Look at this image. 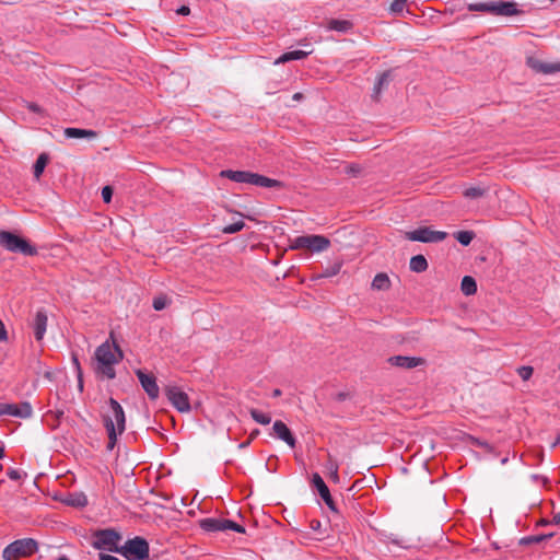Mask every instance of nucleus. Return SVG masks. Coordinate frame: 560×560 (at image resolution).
Segmentation results:
<instances>
[{"instance_id": "1", "label": "nucleus", "mask_w": 560, "mask_h": 560, "mask_svg": "<svg viewBox=\"0 0 560 560\" xmlns=\"http://www.w3.org/2000/svg\"><path fill=\"white\" fill-rule=\"evenodd\" d=\"M94 354L97 362L95 368L96 375L114 380L116 377L114 365L124 359V352L119 345L116 341L113 343L105 341L96 348Z\"/></svg>"}, {"instance_id": "2", "label": "nucleus", "mask_w": 560, "mask_h": 560, "mask_svg": "<svg viewBox=\"0 0 560 560\" xmlns=\"http://www.w3.org/2000/svg\"><path fill=\"white\" fill-rule=\"evenodd\" d=\"M467 9L471 12H486L497 16H514L524 13V11L517 8V3L505 0H500L499 2L469 3Z\"/></svg>"}, {"instance_id": "3", "label": "nucleus", "mask_w": 560, "mask_h": 560, "mask_svg": "<svg viewBox=\"0 0 560 560\" xmlns=\"http://www.w3.org/2000/svg\"><path fill=\"white\" fill-rule=\"evenodd\" d=\"M0 246L11 253H19L28 257L38 254L36 246L31 244L28 240L10 231H0Z\"/></svg>"}, {"instance_id": "4", "label": "nucleus", "mask_w": 560, "mask_h": 560, "mask_svg": "<svg viewBox=\"0 0 560 560\" xmlns=\"http://www.w3.org/2000/svg\"><path fill=\"white\" fill-rule=\"evenodd\" d=\"M118 553L127 560H150V546L141 536H135L120 546Z\"/></svg>"}, {"instance_id": "5", "label": "nucleus", "mask_w": 560, "mask_h": 560, "mask_svg": "<svg viewBox=\"0 0 560 560\" xmlns=\"http://www.w3.org/2000/svg\"><path fill=\"white\" fill-rule=\"evenodd\" d=\"M38 551V542L34 538L16 539L9 544L2 552L4 560H19L27 558Z\"/></svg>"}, {"instance_id": "6", "label": "nucleus", "mask_w": 560, "mask_h": 560, "mask_svg": "<svg viewBox=\"0 0 560 560\" xmlns=\"http://www.w3.org/2000/svg\"><path fill=\"white\" fill-rule=\"evenodd\" d=\"M330 240L324 235H301L291 241L289 249H307L311 253H320L328 249Z\"/></svg>"}, {"instance_id": "7", "label": "nucleus", "mask_w": 560, "mask_h": 560, "mask_svg": "<svg viewBox=\"0 0 560 560\" xmlns=\"http://www.w3.org/2000/svg\"><path fill=\"white\" fill-rule=\"evenodd\" d=\"M95 538L92 542L94 549L108 550L118 553L120 548L119 541L122 539L121 534L115 528L97 529L93 533Z\"/></svg>"}, {"instance_id": "8", "label": "nucleus", "mask_w": 560, "mask_h": 560, "mask_svg": "<svg viewBox=\"0 0 560 560\" xmlns=\"http://www.w3.org/2000/svg\"><path fill=\"white\" fill-rule=\"evenodd\" d=\"M404 237L411 242L440 243L447 237L444 231H435L431 226H420L412 231L405 232Z\"/></svg>"}, {"instance_id": "9", "label": "nucleus", "mask_w": 560, "mask_h": 560, "mask_svg": "<svg viewBox=\"0 0 560 560\" xmlns=\"http://www.w3.org/2000/svg\"><path fill=\"white\" fill-rule=\"evenodd\" d=\"M164 393L168 401L178 412L190 411V402L188 395L178 386L167 385Z\"/></svg>"}, {"instance_id": "10", "label": "nucleus", "mask_w": 560, "mask_h": 560, "mask_svg": "<svg viewBox=\"0 0 560 560\" xmlns=\"http://www.w3.org/2000/svg\"><path fill=\"white\" fill-rule=\"evenodd\" d=\"M141 387L147 393L150 400H156L160 396V387L153 373H148L141 369L135 371Z\"/></svg>"}, {"instance_id": "11", "label": "nucleus", "mask_w": 560, "mask_h": 560, "mask_svg": "<svg viewBox=\"0 0 560 560\" xmlns=\"http://www.w3.org/2000/svg\"><path fill=\"white\" fill-rule=\"evenodd\" d=\"M33 408L28 401L21 404L0 402V416H12L16 418L27 419L32 416Z\"/></svg>"}, {"instance_id": "12", "label": "nucleus", "mask_w": 560, "mask_h": 560, "mask_svg": "<svg viewBox=\"0 0 560 560\" xmlns=\"http://www.w3.org/2000/svg\"><path fill=\"white\" fill-rule=\"evenodd\" d=\"M311 483L313 488L317 490L318 495L323 499L328 509L334 513H338V509L330 494V491L318 472H313Z\"/></svg>"}, {"instance_id": "13", "label": "nucleus", "mask_w": 560, "mask_h": 560, "mask_svg": "<svg viewBox=\"0 0 560 560\" xmlns=\"http://www.w3.org/2000/svg\"><path fill=\"white\" fill-rule=\"evenodd\" d=\"M108 411L106 413L112 416L115 427L118 428V433H124L126 430V415L122 406L113 397L107 401Z\"/></svg>"}, {"instance_id": "14", "label": "nucleus", "mask_w": 560, "mask_h": 560, "mask_svg": "<svg viewBox=\"0 0 560 560\" xmlns=\"http://www.w3.org/2000/svg\"><path fill=\"white\" fill-rule=\"evenodd\" d=\"M526 66L537 73L551 74L560 72V61L545 62L533 56L526 58Z\"/></svg>"}, {"instance_id": "15", "label": "nucleus", "mask_w": 560, "mask_h": 560, "mask_svg": "<svg viewBox=\"0 0 560 560\" xmlns=\"http://www.w3.org/2000/svg\"><path fill=\"white\" fill-rule=\"evenodd\" d=\"M387 362L399 369L411 370L423 365L425 360L421 357L393 355L387 359Z\"/></svg>"}, {"instance_id": "16", "label": "nucleus", "mask_w": 560, "mask_h": 560, "mask_svg": "<svg viewBox=\"0 0 560 560\" xmlns=\"http://www.w3.org/2000/svg\"><path fill=\"white\" fill-rule=\"evenodd\" d=\"M245 184H250L266 188H283L284 184L278 179L269 178L258 173L247 171Z\"/></svg>"}, {"instance_id": "17", "label": "nucleus", "mask_w": 560, "mask_h": 560, "mask_svg": "<svg viewBox=\"0 0 560 560\" xmlns=\"http://www.w3.org/2000/svg\"><path fill=\"white\" fill-rule=\"evenodd\" d=\"M47 322H48L47 312L44 308L37 310V312L35 313V316L33 318V322H32L34 337H35L36 341L43 340L46 329H47Z\"/></svg>"}, {"instance_id": "18", "label": "nucleus", "mask_w": 560, "mask_h": 560, "mask_svg": "<svg viewBox=\"0 0 560 560\" xmlns=\"http://www.w3.org/2000/svg\"><path fill=\"white\" fill-rule=\"evenodd\" d=\"M273 434L281 441L285 442L291 448H294L296 445V439L294 438L292 431L288 428V425L281 421L277 420L272 425Z\"/></svg>"}, {"instance_id": "19", "label": "nucleus", "mask_w": 560, "mask_h": 560, "mask_svg": "<svg viewBox=\"0 0 560 560\" xmlns=\"http://www.w3.org/2000/svg\"><path fill=\"white\" fill-rule=\"evenodd\" d=\"M394 75H393V69H388L384 72H382L375 83H374V88H373V93H372V98L374 101H378L380 100V96L382 94V92L384 90H386L390 83V81L393 80Z\"/></svg>"}, {"instance_id": "20", "label": "nucleus", "mask_w": 560, "mask_h": 560, "mask_svg": "<svg viewBox=\"0 0 560 560\" xmlns=\"http://www.w3.org/2000/svg\"><path fill=\"white\" fill-rule=\"evenodd\" d=\"M199 527L207 533L224 532V518L207 517L198 521Z\"/></svg>"}, {"instance_id": "21", "label": "nucleus", "mask_w": 560, "mask_h": 560, "mask_svg": "<svg viewBox=\"0 0 560 560\" xmlns=\"http://www.w3.org/2000/svg\"><path fill=\"white\" fill-rule=\"evenodd\" d=\"M102 421L106 430L108 441L117 444L118 435H121L122 433H118V428L115 427L112 416L108 413H103Z\"/></svg>"}, {"instance_id": "22", "label": "nucleus", "mask_w": 560, "mask_h": 560, "mask_svg": "<svg viewBox=\"0 0 560 560\" xmlns=\"http://www.w3.org/2000/svg\"><path fill=\"white\" fill-rule=\"evenodd\" d=\"M65 136L69 139H94L97 137V132L91 129H81V128H66Z\"/></svg>"}, {"instance_id": "23", "label": "nucleus", "mask_w": 560, "mask_h": 560, "mask_svg": "<svg viewBox=\"0 0 560 560\" xmlns=\"http://www.w3.org/2000/svg\"><path fill=\"white\" fill-rule=\"evenodd\" d=\"M63 503L73 508H85L89 503L88 497L83 492L68 493L63 499Z\"/></svg>"}, {"instance_id": "24", "label": "nucleus", "mask_w": 560, "mask_h": 560, "mask_svg": "<svg viewBox=\"0 0 560 560\" xmlns=\"http://www.w3.org/2000/svg\"><path fill=\"white\" fill-rule=\"evenodd\" d=\"M552 537H555V533H552V532L551 533H547V534H538V535L525 536V537H522L518 540V545L520 546H524V547H528V546H532V545H536V544H540V542H544L546 540H549Z\"/></svg>"}, {"instance_id": "25", "label": "nucleus", "mask_w": 560, "mask_h": 560, "mask_svg": "<svg viewBox=\"0 0 560 560\" xmlns=\"http://www.w3.org/2000/svg\"><path fill=\"white\" fill-rule=\"evenodd\" d=\"M327 28L339 33H348L353 28V23L349 20L330 19Z\"/></svg>"}, {"instance_id": "26", "label": "nucleus", "mask_w": 560, "mask_h": 560, "mask_svg": "<svg viewBox=\"0 0 560 560\" xmlns=\"http://www.w3.org/2000/svg\"><path fill=\"white\" fill-rule=\"evenodd\" d=\"M308 54L310 52L304 50L287 51L276 59L275 65H281L293 60H302L305 59L308 56Z\"/></svg>"}, {"instance_id": "27", "label": "nucleus", "mask_w": 560, "mask_h": 560, "mask_svg": "<svg viewBox=\"0 0 560 560\" xmlns=\"http://www.w3.org/2000/svg\"><path fill=\"white\" fill-rule=\"evenodd\" d=\"M428 267L427 258L421 254L412 256L409 261L410 270L417 273L424 272Z\"/></svg>"}, {"instance_id": "28", "label": "nucleus", "mask_w": 560, "mask_h": 560, "mask_svg": "<svg viewBox=\"0 0 560 560\" xmlns=\"http://www.w3.org/2000/svg\"><path fill=\"white\" fill-rule=\"evenodd\" d=\"M49 162V155L47 153H40L33 165V174L36 179L43 175L45 167Z\"/></svg>"}, {"instance_id": "29", "label": "nucleus", "mask_w": 560, "mask_h": 560, "mask_svg": "<svg viewBox=\"0 0 560 560\" xmlns=\"http://www.w3.org/2000/svg\"><path fill=\"white\" fill-rule=\"evenodd\" d=\"M372 289L386 291L390 288V280L385 272L377 273L372 281Z\"/></svg>"}, {"instance_id": "30", "label": "nucleus", "mask_w": 560, "mask_h": 560, "mask_svg": "<svg viewBox=\"0 0 560 560\" xmlns=\"http://www.w3.org/2000/svg\"><path fill=\"white\" fill-rule=\"evenodd\" d=\"M460 290L465 295H472L477 292V282L471 276H465L460 282Z\"/></svg>"}, {"instance_id": "31", "label": "nucleus", "mask_w": 560, "mask_h": 560, "mask_svg": "<svg viewBox=\"0 0 560 560\" xmlns=\"http://www.w3.org/2000/svg\"><path fill=\"white\" fill-rule=\"evenodd\" d=\"M247 171H233V170H224L221 171L220 176L223 178H229L235 183H245Z\"/></svg>"}, {"instance_id": "32", "label": "nucleus", "mask_w": 560, "mask_h": 560, "mask_svg": "<svg viewBox=\"0 0 560 560\" xmlns=\"http://www.w3.org/2000/svg\"><path fill=\"white\" fill-rule=\"evenodd\" d=\"M475 237L474 231H457L454 233V238L463 246H469Z\"/></svg>"}, {"instance_id": "33", "label": "nucleus", "mask_w": 560, "mask_h": 560, "mask_svg": "<svg viewBox=\"0 0 560 560\" xmlns=\"http://www.w3.org/2000/svg\"><path fill=\"white\" fill-rule=\"evenodd\" d=\"M488 192L487 188L483 187H469L463 191V196L467 199H478L485 197Z\"/></svg>"}, {"instance_id": "34", "label": "nucleus", "mask_w": 560, "mask_h": 560, "mask_svg": "<svg viewBox=\"0 0 560 560\" xmlns=\"http://www.w3.org/2000/svg\"><path fill=\"white\" fill-rule=\"evenodd\" d=\"M249 413L253 420L259 424L267 425L271 422V417L268 413L259 411L258 409L253 408L249 410Z\"/></svg>"}, {"instance_id": "35", "label": "nucleus", "mask_w": 560, "mask_h": 560, "mask_svg": "<svg viewBox=\"0 0 560 560\" xmlns=\"http://www.w3.org/2000/svg\"><path fill=\"white\" fill-rule=\"evenodd\" d=\"M470 443H471V445H474L476 447L483 448L489 454H494L495 455V448L490 443H488L487 441L480 440V439L475 438V436H470Z\"/></svg>"}, {"instance_id": "36", "label": "nucleus", "mask_w": 560, "mask_h": 560, "mask_svg": "<svg viewBox=\"0 0 560 560\" xmlns=\"http://www.w3.org/2000/svg\"><path fill=\"white\" fill-rule=\"evenodd\" d=\"M245 226V223L243 220H238L234 223H231V224H228L225 226H223L222 229V232L224 234H234V233H237L240 231H242Z\"/></svg>"}, {"instance_id": "37", "label": "nucleus", "mask_w": 560, "mask_h": 560, "mask_svg": "<svg viewBox=\"0 0 560 560\" xmlns=\"http://www.w3.org/2000/svg\"><path fill=\"white\" fill-rule=\"evenodd\" d=\"M170 302L171 301L166 295L161 294L153 299L152 306L155 311H162L170 304Z\"/></svg>"}, {"instance_id": "38", "label": "nucleus", "mask_w": 560, "mask_h": 560, "mask_svg": "<svg viewBox=\"0 0 560 560\" xmlns=\"http://www.w3.org/2000/svg\"><path fill=\"white\" fill-rule=\"evenodd\" d=\"M224 532L225 530H233V532H236V533H241V534H244L245 533V527L241 524H237L236 522L232 521V520H226L224 518Z\"/></svg>"}, {"instance_id": "39", "label": "nucleus", "mask_w": 560, "mask_h": 560, "mask_svg": "<svg viewBox=\"0 0 560 560\" xmlns=\"http://www.w3.org/2000/svg\"><path fill=\"white\" fill-rule=\"evenodd\" d=\"M534 369L529 365H523L517 369V373L523 381H528L533 375Z\"/></svg>"}, {"instance_id": "40", "label": "nucleus", "mask_w": 560, "mask_h": 560, "mask_svg": "<svg viewBox=\"0 0 560 560\" xmlns=\"http://www.w3.org/2000/svg\"><path fill=\"white\" fill-rule=\"evenodd\" d=\"M407 0H394L390 4V12L398 14L404 11Z\"/></svg>"}, {"instance_id": "41", "label": "nucleus", "mask_w": 560, "mask_h": 560, "mask_svg": "<svg viewBox=\"0 0 560 560\" xmlns=\"http://www.w3.org/2000/svg\"><path fill=\"white\" fill-rule=\"evenodd\" d=\"M114 189L112 186L106 185L102 188V199L105 203H110L113 198Z\"/></svg>"}, {"instance_id": "42", "label": "nucleus", "mask_w": 560, "mask_h": 560, "mask_svg": "<svg viewBox=\"0 0 560 560\" xmlns=\"http://www.w3.org/2000/svg\"><path fill=\"white\" fill-rule=\"evenodd\" d=\"M340 269H341V264H335V265L328 267L320 277H323V278L334 277L339 273Z\"/></svg>"}, {"instance_id": "43", "label": "nucleus", "mask_w": 560, "mask_h": 560, "mask_svg": "<svg viewBox=\"0 0 560 560\" xmlns=\"http://www.w3.org/2000/svg\"><path fill=\"white\" fill-rule=\"evenodd\" d=\"M361 166L355 163L349 164L345 167V173L353 177H357L361 173Z\"/></svg>"}, {"instance_id": "44", "label": "nucleus", "mask_w": 560, "mask_h": 560, "mask_svg": "<svg viewBox=\"0 0 560 560\" xmlns=\"http://www.w3.org/2000/svg\"><path fill=\"white\" fill-rule=\"evenodd\" d=\"M328 469L330 479L337 483L339 481L338 465L334 462H329Z\"/></svg>"}, {"instance_id": "45", "label": "nucleus", "mask_w": 560, "mask_h": 560, "mask_svg": "<svg viewBox=\"0 0 560 560\" xmlns=\"http://www.w3.org/2000/svg\"><path fill=\"white\" fill-rule=\"evenodd\" d=\"M7 475L8 477L11 479V480H21L22 479V472L18 469H14V468H10L8 471H7Z\"/></svg>"}, {"instance_id": "46", "label": "nucleus", "mask_w": 560, "mask_h": 560, "mask_svg": "<svg viewBox=\"0 0 560 560\" xmlns=\"http://www.w3.org/2000/svg\"><path fill=\"white\" fill-rule=\"evenodd\" d=\"M71 360H72L75 373H81L82 372V368H81L78 354L77 353H72Z\"/></svg>"}, {"instance_id": "47", "label": "nucleus", "mask_w": 560, "mask_h": 560, "mask_svg": "<svg viewBox=\"0 0 560 560\" xmlns=\"http://www.w3.org/2000/svg\"><path fill=\"white\" fill-rule=\"evenodd\" d=\"M7 340H8V331L5 329L3 322L0 319V341H7Z\"/></svg>"}, {"instance_id": "48", "label": "nucleus", "mask_w": 560, "mask_h": 560, "mask_svg": "<svg viewBox=\"0 0 560 560\" xmlns=\"http://www.w3.org/2000/svg\"><path fill=\"white\" fill-rule=\"evenodd\" d=\"M310 527L314 530V532H319L320 528H322V522L319 520H312L310 522Z\"/></svg>"}, {"instance_id": "49", "label": "nucleus", "mask_w": 560, "mask_h": 560, "mask_svg": "<svg viewBox=\"0 0 560 560\" xmlns=\"http://www.w3.org/2000/svg\"><path fill=\"white\" fill-rule=\"evenodd\" d=\"M27 108L31 112L36 113V114H42V112H43L42 107L36 103H28Z\"/></svg>"}, {"instance_id": "50", "label": "nucleus", "mask_w": 560, "mask_h": 560, "mask_svg": "<svg viewBox=\"0 0 560 560\" xmlns=\"http://www.w3.org/2000/svg\"><path fill=\"white\" fill-rule=\"evenodd\" d=\"M176 13L180 14V15H188V14H190V8L188 5H180L176 10Z\"/></svg>"}, {"instance_id": "51", "label": "nucleus", "mask_w": 560, "mask_h": 560, "mask_svg": "<svg viewBox=\"0 0 560 560\" xmlns=\"http://www.w3.org/2000/svg\"><path fill=\"white\" fill-rule=\"evenodd\" d=\"M77 378H78V389H79V392H83V388H84L83 372L77 373Z\"/></svg>"}, {"instance_id": "52", "label": "nucleus", "mask_w": 560, "mask_h": 560, "mask_svg": "<svg viewBox=\"0 0 560 560\" xmlns=\"http://www.w3.org/2000/svg\"><path fill=\"white\" fill-rule=\"evenodd\" d=\"M49 415H52L55 417V420L57 422H60V419L63 417L65 412L63 410H56V411H49Z\"/></svg>"}, {"instance_id": "53", "label": "nucleus", "mask_w": 560, "mask_h": 560, "mask_svg": "<svg viewBox=\"0 0 560 560\" xmlns=\"http://www.w3.org/2000/svg\"><path fill=\"white\" fill-rule=\"evenodd\" d=\"M100 560H120L119 558L107 555V553H100Z\"/></svg>"}, {"instance_id": "54", "label": "nucleus", "mask_w": 560, "mask_h": 560, "mask_svg": "<svg viewBox=\"0 0 560 560\" xmlns=\"http://www.w3.org/2000/svg\"><path fill=\"white\" fill-rule=\"evenodd\" d=\"M550 525V521L547 520V518H540L537 523H536V527H542V526H548Z\"/></svg>"}, {"instance_id": "55", "label": "nucleus", "mask_w": 560, "mask_h": 560, "mask_svg": "<svg viewBox=\"0 0 560 560\" xmlns=\"http://www.w3.org/2000/svg\"><path fill=\"white\" fill-rule=\"evenodd\" d=\"M347 397H348V393H345V392H340V393H338V394L336 395V399H337L338 401H343V400H346V399H347Z\"/></svg>"}, {"instance_id": "56", "label": "nucleus", "mask_w": 560, "mask_h": 560, "mask_svg": "<svg viewBox=\"0 0 560 560\" xmlns=\"http://www.w3.org/2000/svg\"><path fill=\"white\" fill-rule=\"evenodd\" d=\"M550 524L559 525L560 524V513L553 515L552 520H550Z\"/></svg>"}, {"instance_id": "57", "label": "nucleus", "mask_w": 560, "mask_h": 560, "mask_svg": "<svg viewBox=\"0 0 560 560\" xmlns=\"http://www.w3.org/2000/svg\"><path fill=\"white\" fill-rule=\"evenodd\" d=\"M303 98H304V95H303V93H301V92H296V93H294V94H293V96H292V100H293V101H296V102H300V101H302Z\"/></svg>"}, {"instance_id": "58", "label": "nucleus", "mask_w": 560, "mask_h": 560, "mask_svg": "<svg viewBox=\"0 0 560 560\" xmlns=\"http://www.w3.org/2000/svg\"><path fill=\"white\" fill-rule=\"evenodd\" d=\"M259 433H260V432H259V430H258V429L253 430V431L250 432V434H249V439H248V440L252 442L254 439H256V438L259 435Z\"/></svg>"}, {"instance_id": "59", "label": "nucleus", "mask_w": 560, "mask_h": 560, "mask_svg": "<svg viewBox=\"0 0 560 560\" xmlns=\"http://www.w3.org/2000/svg\"><path fill=\"white\" fill-rule=\"evenodd\" d=\"M281 394H282L281 389H279V388H275V389L272 390L271 396L276 398V397L281 396Z\"/></svg>"}, {"instance_id": "60", "label": "nucleus", "mask_w": 560, "mask_h": 560, "mask_svg": "<svg viewBox=\"0 0 560 560\" xmlns=\"http://www.w3.org/2000/svg\"><path fill=\"white\" fill-rule=\"evenodd\" d=\"M115 446H116V443H112V442L108 441V443L106 445V450L107 451H113Z\"/></svg>"}, {"instance_id": "61", "label": "nucleus", "mask_w": 560, "mask_h": 560, "mask_svg": "<svg viewBox=\"0 0 560 560\" xmlns=\"http://www.w3.org/2000/svg\"><path fill=\"white\" fill-rule=\"evenodd\" d=\"M560 443V435L557 436L556 441L551 444V447L555 448Z\"/></svg>"}, {"instance_id": "62", "label": "nucleus", "mask_w": 560, "mask_h": 560, "mask_svg": "<svg viewBox=\"0 0 560 560\" xmlns=\"http://www.w3.org/2000/svg\"><path fill=\"white\" fill-rule=\"evenodd\" d=\"M4 457V447L0 446V459Z\"/></svg>"}, {"instance_id": "63", "label": "nucleus", "mask_w": 560, "mask_h": 560, "mask_svg": "<svg viewBox=\"0 0 560 560\" xmlns=\"http://www.w3.org/2000/svg\"><path fill=\"white\" fill-rule=\"evenodd\" d=\"M250 441H246L240 445V447H247L249 445Z\"/></svg>"}, {"instance_id": "64", "label": "nucleus", "mask_w": 560, "mask_h": 560, "mask_svg": "<svg viewBox=\"0 0 560 560\" xmlns=\"http://www.w3.org/2000/svg\"><path fill=\"white\" fill-rule=\"evenodd\" d=\"M508 462H509V457H504V458L501 459V464L502 465H505Z\"/></svg>"}]
</instances>
